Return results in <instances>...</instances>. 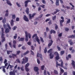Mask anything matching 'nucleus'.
<instances>
[{
    "label": "nucleus",
    "instance_id": "6e6552de",
    "mask_svg": "<svg viewBox=\"0 0 75 75\" xmlns=\"http://www.w3.org/2000/svg\"><path fill=\"white\" fill-rule=\"evenodd\" d=\"M35 15H36V13H33L32 16H31V14H29V18L30 20H31V19H32V18H34V16H35Z\"/></svg>",
    "mask_w": 75,
    "mask_h": 75
},
{
    "label": "nucleus",
    "instance_id": "a211bd4d",
    "mask_svg": "<svg viewBox=\"0 0 75 75\" xmlns=\"http://www.w3.org/2000/svg\"><path fill=\"white\" fill-rule=\"evenodd\" d=\"M9 75H16L15 72L11 71L9 72Z\"/></svg>",
    "mask_w": 75,
    "mask_h": 75
},
{
    "label": "nucleus",
    "instance_id": "8fccbe9b",
    "mask_svg": "<svg viewBox=\"0 0 75 75\" xmlns=\"http://www.w3.org/2000/svg\"><path fill=\"white\" fill-rule=\"evenodd\" d=\"M25 69L26 71H27V72H28L29 71V69L28 68H25Z\"/></svg>",
    "mask_w": 75,
    "mask_h": 75
},
{
    "label": "nucleus",
    "instance_id": "7c9ffc66",
    "mask_svg": "<svg viewBox=\"0 0 75 75\" xmlns=\"http://www.w3.org/2000/svg\"><path fill=\"white\" fill-rule=\"evenodd\" d=\"M25 38H28V33L27 31H26L25 32Z\"/></svg>",
    "mask_w": 75,
    "mask_h": 75
},
{
    "label": "nucleus",
    "instance_id": "864d4df0",
    "mask_svg": "<svg viewBox=\"0 0 75 75\" xmlns=\"http://www.w3.org/2000/svg\"><path fill=\"white\" fill-rule=\"evenodd\" d=\"M37 62L38 64H40V61L38 59H37Z\"/></svg>",
    "mask_w": 75,
    "mask_h": 75
},
{
    "label": "nucleus",
    "instance_id": "de8ad7c7",
    "mask_svg": "<svg viewBox=\"0 0 75 75\" xmlns=\"http://www.w3.org/2000/svg\"><path fill=\"white\" fill-rule=\"evenodd\" d=\"M40 7H41L42 8H45V5H40Z\"/></svg>",
    "mask_w": 75,
    "mask_h": 75
},
{
    "label": "nucleus",
    "instance_id": "a19ab883",
    "mask_svg": "<svg viewBox=\"0 0 75 75\" xmlns=\"http://www.w3.org/2000/svg\"><path fill=\"white\" fill-rule=\"evenodd\" d=\"M65 30L67 32H68V31H69V28H65Z\"/></svg>",
    "mask_w": 75,
    "mask_h": 75
},
{
    "label": "nucleus",
    "instance_id": "0eeeda50",
    "mask_svg": "<svg viewBox=\"0 0 75 75\" xmlns=\"http://www.w3.org/2000/svg\"><path fill=\"white\" fill-rule=\"evenodd\" d=\"M61 18L62 20L59 21L60 26H63V24H62V23L64 22V17H63V16H61Z\"/></svg>",
    "mask_w": 75,
    "mask_h": 75
},
{
    "label": "nucleus",
    "instance_id": "338daca9",
    "mask_svg": "<svg viewBox=\"0 0 75 75\" xmlns=\"http://www.w3.org/2000/svg\"><path fill=\"white\" fill-rule=\"evenodd\" d=\"M44 75H47L46 70H45L44 73Z\"/></svg>",
    "mask_w": 75,
    "mask_h": 75
},
{
    "label": "nucleus",
    "instance_id": "79ce46f5",
    "mask_svg": "<svg viewBox=\"0 0 75 75\" xmlns=\"http://www.w3.org/2000/svg\"><path fill=\"white\" fill-rule=\"evenodd\" d=\"M54 54L55 55H59V54H58V52H55L54 53Z\"/></svg>",
    "mask_w": 75,
    "mask_h": 75
},
{
    "label": "nucleus",
    "instance_id": "4468645a",
    "mask_svg": "<svg viewBox=\"0 0 75 75\" xmlns=\"http://www.w3.org/2000/svg\"><path fill=\"white\" fill-rule=\"evenodd\" d=\"M3 1H4L5 0H2ZM7 1L6 3L8 5L10 6H12V4L10 3V1H9L8 0H6Z\"/></svg>",
    "mask_w": 75,
    "mask_h": 75
},
{
    "label": "nucleus",
    "instance_id": "9d476101",
    "mask_svg": "<svg viewBox=\"0 0 75 75\" xmlns=\"http://www.w3.org/2000/svg\"><path fill=\"white\" fill-rule=\"evenodd\" d=\"M49 43L48 44V46L49 47H51V46L52 45L53 41H52V40H51L49 41Z\"/></svg>",
    "mask_w": 75,
    "mask_h": 75
},
{
    "label": "nucleus",
    "instance_id": "4d7b16f0",
    "mask_svg": "<svg viewBox=\"0 0 75 75\" xmlns=\"http://www.w3.org/2000/svg\"><path fill=\"white\" fill-rule=\"evenodd\" d=\"M17 54H16L17 55H19L20 54V51H18L16 52Z\"/></svg>",
    "mask_w": 75,
    "mask_h": 75
},
{
    "label": "nucleus",
    "instance_id": "49530a36",
    "mask_svg": "<svg viewBox=\"0 0 75 75\" xmlns=\"http://www.w3.org/2000/svg\"><path fill=\"white\" fill-rule=\"evenodd\" d=\"M15 35L13 37V38L14 39H16L17 38V34H15Z\"/></svg>",
    "mask_w": 75,
    "mask_h": 75
},
{
    "label": "nucleus",
    "instance_id": "a878e982",
    "mask_svg": "<svg viewBox=\"0 0 75 75\" xmlns=\"http://www.w3.org/2000/svg\"><path fill=\"white\" fill-rule=\"evenodd\" d=\"M69 43L70 45H73V42H72V40H69Z\"/></svg>",
    "mask_w": 75,
    "mask_h": 75
},
{
    "label": "nucleus",
    "instance_id": "20e7f679",
    "mask_svg": "<svg viewBox=\"0 0 75 75\" xmlns=\"http://www.w3.org/2000/svg\"><path fill=\"white\" fill-rule=\"evenodd\" d=\"M23 61L21 62V64H25L28 61V58L27 57H25L22 59Z\"/></svg>",
    "mask_w": 75,
    "mask_h": 75
},
{
    "label": "nucleus",
    "instance_id": "aec40b11",
    "mask_svg": "<svg viewBox=\"0 0 75 75\" xmlns=\"http://www.w3.org/2000/svg\"><path fill=\"white\" fill-rule=\"evenodd\" d=\"M10 24L11 26H13L14 25V21L13 19H12L11 21Z\"/></svg>",
    "mask_w": 75,
    "mask_h": 75
},
{
    "label": "nucleus",
    "instance_id": "c03bdc74",
    "mask_svg": "<svg viewBox=\"0 0 75 75\" xmlns=\"http://www.w3.org/2000/svg\"><path fill=\"white\" fill-rule=\"evenodd\" d=\"M16 3L17 6H18V7H21V5H20L19 4H18V2H16Z\"/></svg>",
    "mask_w": 75,
    "mask_h": 75
},
{
    "label": "nucleus",
    "instance_id": "ea45409f",
    "mask_svg": "<svg viewBox=\"0 0 75 75\" xmlns=\"http://www.w3.org/2000/svg\"><path fill=\"white\" fill-rule=\"evenodd\" d=\"M16 61L17 62H18V63H19V64H21V62L20 60V59H18L16 60Z\"/></svg>",
    "mask_w": 75,
    "mask_h": 75
},
{
    "label": "nucleus",
    "instance_id": "423d86ee",
    "mask_svg": "<svg viewBox=\"0 0 75 75\" xmlns=\"http://www.w3.org/2000/svg\"><path fill=\"white\" fill-rule=\"evenodd\" d=\"M8 28H6L5 30V32L6 33V34H8V33L10 32V30H11V27H10L9 25H8Z\"/></svg>",
    "mask_w": 75,
    "mask_h": 75
},
{
    "label": "nucleus",
    "instance_id": "1a4fd4ad",
    "mask_svg": "<svg viewBox=\"0 0 75 75\" xmlns=\"http://www.w3.org/2000/svg\"><path fill=\"white\" fill-rule=\"evenodd\" d=\"M31 1L29 0L25 1L24 2L25 7H27L28 5V2H31Z\"/></svg>",
    "mask_w": 75,
    "mask_h": 75
},
{
    "label": "nucleus",
    "instance_id": "5701e85b",
    "mask_svg": "<svg viewBox=\"0 0 75 75\" xmlns=\"http://www.w3.org/2000/svg\"><path fill=\"white\" fill-rule=\"evenodd\" d=\"M56 5L57 6H59V0H56Z\"/></svg>",
    "mask_w": 75,
    "mask_h": 75
},
{
    "label": "nucleus",
    "instance_id": "9b49d317",
    "mask_svg": "<svg viewBox=\"0 0 75 75\" xmlns=\"http://www.w3.org/2000/svg\"><path fill=\"white\" fill-rule=\"evenodd\" d=\"M37 57H39L41 58V60H42H42H43V59H42V54H39L38 53L37 54Z\"/></svg>",
    "mask_w": 75,
    "mask_h": 75
},
{
    "label": "nucleus",
    "instance_id": "2f4dec72",
    "mask_svg": "<svg viewBox=\"0 0 75 75\" xmlns=\"http://www.w3.org/2000/svg\"><path fill=\"white\" fill-rule=\"evenodd\" d=\"M54 25L55 26V29L56 30H57V29L58 28V25H57V24H55Z\"/></svg>",
    "mask_w": 75,
    "mask_h": 75
},
{
    "label": "nucleus",
    "instance_id": "0e129e2a",
    "mask_svg": "<svg viewBox=\"0 0 75 75\" xmlns=\"http://www.w3.org/2000/svg\"><path fill=\"white\" fill-rule=\"evenodd\" d=\"M22 50H25L26 49V48L25 47V46H23L22 47Z\"/></svg>",
    "mask_w": 75,
    "mask_h": 75
},
{
    "label": "nucleus",
    "instance_id": "393cba45",
    "mask_svg": "<svg viewBox=\"0 0 75 75\" xmlns=\"http://www.w3.org/2000/svg\"><path fill=\"white\" fill-rule=\"evenodd\" d=\"M26 13L27 14H29V8H26Z\"/></svg>",
    "mask_w": 75,
    "mask_h": 75
},
{
    "label": "nucleus",
    "instance_id": "2eb2a0df",
    "mask_svg": "<svg viewBox=\"0 0 75 75\" xmlns=\"http://www.w3.org/2000/svg\"><path fill=\"white\" fill-rule=\"evenodd\" d=\"M30 52V51H29L28 50L26 52H25L23 54H21V57H23V55H27V54L28 53H29Z\"/></svg>",
    "mask_w": 75,
    "mask_h": 75
},
{
    "label": "nucleus",
    "instance_id": "69168bd1",
    "mask_svg": "<svg viewBox=\"0 0 75 75\" xmlns=\"http://www.w3.org/2000/svg\"><path fill=\"white\" fill-rule=\"evenodd\" d=\"M19 20H20V18H16V21H18Z\"/></svg>",
    "mask_w": 75,
    "mask_h": 75
},
{
    "label": "nucleus",
    "instance_id": "412c9836",
    "mask_svg": "<svg viewBox=\"0 0 75 75\" xmlns=\"http://www.w3.org/2000/svg\"><path fill=\"white\" fill-rule=\"evenodd\" d=\"M2 22L4 24H5L6 23V18H4V19L2 20Z\"/></svg>",
    "mask_w": 75,
    "mask_h": 75
},
{
    "label": "nucleus",
    "instance_id": "e2e57ef3",
    "mask_svg": "<svg viewBox=\"0 0 75 75\" xmlns=\"http://www.w3.org/2000/svg\"><path fill=\"white\" fill-rule=\"evenodd\" d=\"M50 20V18H49L48 19H47L46 20H45V22H47V21H49Z\"/></svg>",
    "mask_w": 75,
    "mask_h": 75
},
{
    "label": "nucleus",
    "instance_id": "ddd939ff",
    "mask_svg": "<svg viewBox=\"0 0 75 75\" xmlns=\"http://www.w3.org/2000/svg\"><path fill=\"white\" fill-rule=\"evenodd\" d=\"M71 65H72L73 67L74 68H75V62L74 60H72L71 61Z\"/></svg>",
    "mask_w": 75,
    "mask_h": 75
},
{
    "label": "nucleus",
    "instance_id": "b1692460",
    "mask_svg": "<svg viewBox=\"0 0 75 75\" xmlns=\"http://www.w3.org/2000/svg\"><path fill=\"white\" fill-rule=\"evenodd\" d=\"M64 53H65V51L63 50V51H61L60 52L61 55L62 56L63 55H64Z\"/></svg>",
    "mask_w": 75,
    "mask_h": 75
},
{
    "label": "nucleus",
    "instance_id": "7ed1b4c3",
    "mask_svg": "<svg viewBox=\"0 0 75 75\" xmlns=\"http://www.w3.org/2000/svg\"><path fill=\"white\" fill-rule=\"evenodd\" d=\"M47 53H50L49 56L50 59H52L54 58V56L53 54H52V49H51L48 50L47 52Z\"/></svg>",
    "mask_w": 75,
    "mask_h": 75
},
{
    "label": "nucleus",
    "instance_id": "603ef678",
    "mask_svg": "<svg viewBox=\"0 0 75 75\" xmlns=\"http://www.w3.org/2000/svg\"><path fill=\"white\" fill-rule=\"evenodd\" d=\"M27 44L28 45H31V42H29L27 43Z\"/></svg>",
    "mask_w": 75,
    "mask_h": 75
},
{
    "label": "nucleus",
    "instance_id": "13d9d810",
    "mask_svg": "<svg viewBox=\"0 0 75 75\" xmlns=\"http://www.w3.org/2000/svg\"><path fill=\"white\" fill-rule=\"evenodd\" d=\"M21 70L22 71H24V67L22 66L21 68Z\"/></svg>",
    "mask_w": 75,
    "mask_h": 75
},
{
    "label": "nucleus",
    "instance_id": "473e14b6",
    "mask_svg": "<svg viewBox=\"0 0 75 75\" xmlns=\"http://www.w3.org/2000/svg\"><path fill=\"white\" fill-rule=\"evenodd\" d=\"M30 65V64L28 63H27L25 65V68H28Z\"/></svg>",
    "mask_w": 75,
    "mask_h": 75
},
{
    "label": "nucleus",
    "instance_id": "cd10ccee",
    "mask_svg": "<svg viewBox=\"0 0 75 75\" xmlns=\"http://www.w3.org/2000/svg\"><path fill=\"white\" fill-rule=\"evenodd\" d=\"M2 67L3 71V72H6V70H5V68H6V67L3 66Z\"/></svg>",
    "mask_w": 75,
    "mask_h": 75
},
{
    "label": "nucleus",
    "instance_id": "4c0bfd02",
    "mask_svg": "<svg viewBox=\"0 0 75 75\" xmlns=\"http://www.w3.org/2000/svg\"><path fill=\"white\" fill-rule=\"evenodd\" d=\"M47 52V47H45V48L44 50V53H45V54H46Z\"/></svg>",
    "mask_w": 75,
    "mask_h": 75
},
{
    "label": "nucleus",
    "instance_id": "6ab92c4d",
    "mask_svg": "<svg viewBox=\"0 0 75 75\" xmlns=\"http://www.w3.org/2000/svg\"><path fill=\"white\" fill-rule=\"evenodd\" d=\"M56 33L55 31L53 29H51L50 31V33L51 34H52V33H53V34H55Z\"/></svg>",
    "mask_w": 75,
    "mask_h": 75
},
{
    "label": "nucleus",
    "instance_id": "4be33fe9",
    "mask_svg": "<svg viewBox=\"0 0 75 75\" xmlns=\"http://www.w3.org/2000/svg\"><path fill=\"white\" fill-rule=\"evenodd\" d=\"M66 19L68 20V21H67L66 22L67 24H69V23H70L71 22V19H68V18H66Z\"/></svg>",
    "mask_w": 75,
    "mask_h": 75
},
{
    "label": "nucleus",
    "instance_id": "f257e3e1",
    "mask_svg": "<svg viewBox=\"0 0 75 75\" xmlns=\"http://www.w3.org/2000/svg\"><path fill=\"white\" fill-rule=\"evenodd\" d=\"M63 62L62 61H61L60 65V64H58V62L56 61V67L57 68H58V66H60L61 67H62V68H64V69H67V67H64L63 66Z\"/></svg>",
    "mask_w": 75,
    "mask_h": 75
},
{
    "label": "nucleus",
    "instance_id": "f3484780",
    "mask_svg": "<svg viewBox=\"0 0 75 75\" xmlns=\"http://www.w3.org/2000/svg\"><path fill=\"white\" fill-rule=\"evenodd\" d=\"M67 38H74L75 36L74 35H72L67 36Z\"/></svg>",
    "mask_w": 75,
    "mask_h": 75
},
{
    "label": "nucleus",
    "instance_id": "a18cd8bd",
    "mask_svg": "<svg viewBox=\"0 0 75 75\" xmlns=\"http://www.w3.org/2000/svg\"><path fill=\"white\" fill-rule=\"evenodd\" d=\"M45 67V66L44 65L42 66L41 67V69L42 70H44V68Z\"/></svg>",
    "mask_w": 75,
    "mask_h": 75
},
{
    "label": "nucleus",
    "instance_id": "bb28decb",
    "mask_svg": "<svg viewBox=\"0 0 75 75\" xmlns=\"http://www.w3.org/2000/svg\"><path fill=\"white\" fill-rule=\"evenodd\" d=\"M59 58H59V54L56 56L55 57V59H56V60H58Z\"/></svg>",
    "mask_w": 75,
    "mask_h": 75
},
{
    "label": "nucleus",
    "instance_id": "f03ea898",
    "mask_svg": "<svg viewBox=\"0 0 75 75\" xmlns=\"http://www.w3.org/2000/svg\"><path fill=\"white\" fill-rule=\"evenodd\" d=\"M1 31L2 32L1 38H2V40L1 41V42H4L6 41V39L4 38V28H1Z\"/></svg>",
    "mask_w": 75,
    "mask_h": 75
},
{
    "label": "nucleus",
    "instance_id": "052dcab7",
    "mask_svg": "<svg viewBox=\"0 0 75 75\" xmlns=\"http://www.w3.org/2000/svg\"><path fill=\"white\" fill-rule=\"evenodd\" d=\"M31 50H34V46L33 45H32L31 47Z\"/></svg>",
    "mask_w": 75,
    "mask_h": 75
},
{
    "label": "nucleus",
    "instance_id": "f704fd0d",
    "mask_svg": "<svg viewBox=\"0 0 75 75\" xmlns=\"http://www.w3.org/2000/svg\"><path fill=\"white\" fill-rule=\"evenodd\" d=\"M10 52H12V51L7 50V53L8 55H9Z\"/></svg>",
    "mask_w": 75,
    "mask_h": 75
},
{
    "label": "nucleus",
    "instance_id": "680f3d73",
    "mask_svg": "<svg viewBox=\"0 0 75 75\" xmlns=\"http://www.w3.org/2000/svg\"><path fill=\"white\" fill-rule=\"evenodd\" d=\"M9 45H10V47H11V48H12V45H11V42H9Z\"/></svg>",
    "mask_w": 75,
    "mask_h": 75
},
{
    "label": "nucleus",
    "instance_id": "c85d7f7f",
    "mask_svg": "<svg viewBox=\"0 0 75 75\" xmlns=\"http://www.w3.org/2000/svg\"><path fill=\"white\" fill-rule=\"evenodd\" d=\"M54 73L55 74L58 75V72L56 70H54Z\"/></svg>",
    "mask_w": 75,
    "mask_h": 75
},
{
    "label": "nucleus",
    "instance_id": "dca6fc26",
    "mask_svg": "<svg viewBox=\"0 0 75 75\" xmlns=\"http://www.w3.org/2000/svg\"><path fill=\"white\" fill-rule=\"evenodd\" d=\"M34 70L35 72H38L39 71V69L38 67H35L34 68Z\"/></svg>",
    "mask_w": 75,
    "mask_h": 75
},
{
    "label": "nucleus",
    "instance_id": "39448f33",
    "mask_svg": "<svg viewBox=\"0 0 75 75\" xmlns=\"http://www.w3.org/2000/svg\"><path fill=\"white\" fill-rule=\"evenodd\" d=\"M35 37V40L36 41H37V42H38L39 44H40V40L38 38V36H37V34H35L33 35L32 37V38L33 39L34 38V37Z\"/></svg>",
    "mask_w": 75,
    "mask_h": 75
},
{
    "label": "nucleus",
    "instance_id": "c756f323",
    "mask_svg": "<svg viewBox=\"0 0 75 75\" xmlns=\"http://www.w3.org/2000/svg\"><path fill=\"white\" fill-rule=\"evenodd\" d=\"M24 38H21L19 40V41H23L24 40Z\"/></svg>",
    "mask_w": 75,
    "mask_h": 75
},
{
    "label": "nucleus",
    "instance_id": "58836bf2",
    "mask_svg": "<svg viewBox=\"0 0 75 75\" xmlns=\"http://www.w3.org/2000/svg\"><path fill=\"white\" fill-rule=\"evenodd\" d=\"M57 49L58 50V51H60V50H61V47H59V46L57 45Z\"/></svg>",
    "mask_w": 75,
    "mask_h": 75
},
{
    "label": "nucleus",
    "instance_id": "c9c22d12",
    "mask_svg": "<svg viewBox=\"0 0 75 75\" xmlns=\"http://www.w3.org/2000/svg\"><path fill=\"white\" fill-rule=\"evenodd\" d=\"M56 18H57V16L55 15V16L52 17V19L53 20H55L56 19Z\"/></svg>",
    "mask_w": 75,
    "mask_h": 75
},
{
    "label": "nucleus",
    "instance_id": "37998d69",
    "mask_svg": "<svg viewBox=\"0 0 75 75\" xmlns=\"http://www.w3.org/2000/svg\"><path fill=\"white\" fill-rule=\"evenodd\" d=\"M60 71L62 73L64 72V70L62 69V68H60Z\"/></svg>",
    "mask_w": 75,
    "mask_h": 75
},
{
    "label": "nucleus",
    "instance_id": "f8f14e48",
    "mask_svg": "<svg viewBox=\"0 0 75 75\" xmlns=\"http://www.w3.org/2000/svg\"><path fill=\"white\" fill-rule=\"evenodd\" d=\"M23 18L25 21H27L28 22L29 21V20L28 18L27 17V16L25 15H24L23 16Z\"/></svg>",
    "mask_w": 75,
    "mask_h": 75
},
{
    "label": "nucleus",
    "instance_id": "774afa93",
    "mask_svg": "<svg viewBox=\"0 0 75 75\" xmlns=\"http://www.w3.org/2000/svg\"><path fill=\"white\" fill-rule=\"evenodd\" d=\"M68 74V73H67V72H66L64 73V74L63 75H67Z\"/></svg>",
    "mask_w": 75,
    "mask_h": 75
},
{
    "label": "nucleus",
    "instance_id": "bf43d9fd",
    "mask_svg": "<svg viewBox=\"0 0 75 75\" xmlns=\"http://www.w3.org/2000/svg\"><path fill=\"white\" fill-rule=\"evenodd\" d=\"M5 48L6 50L7 49V47H8V45H7V44H6L5 45Z\"/></svg>",
    "mask_w": 75,
    "mask_h": 75
},
{
    "label": "nucleus",
    "instance_id": "5fc2aeb1",
    "mask_svg": "<svg viewBox=\"0 0 75 75\" xmlns=\"http://www.w3.org/2000/svg\"><path fill=\"white\" fill-rule=\"evenodd\" d=\"M31 54V55H34V53L32 50H30Z\"/></svg>",
    "mask_w": 75,
    "mask_h": 75
},
{
    "label": "nucleus",
    "instance_id": "3c124183",
    "mask_svg": "<svg viewBox=\"0 0 75 75\" xmlns=\"http://www.w3.org/2000/svg\"><path fill=\"white\" fill-rule=\"evenodd\" d=\"M12 18L13 19H15L16 18V15H12Z\"/></svg>",
    "mask_w": 75,
    "mask_h": 75
},
{
    "label": "nucleus",
    "instance_id": "72a5a7b5",
    "mask_svg": "<svg viewBox=\"0 0 75 75\" xmlns=\"http://www.w3.org/2000/svg\"><path fill=\"white\" fill-rule=\"evenodd\" d=\"M40 41H41L42 42V43H44V40L43 38H42L41 37H40Z\"/></svg>",
    "mask_w": 75,
    "mask_h": 75
},
{
    "label": "nucleus",
    "instance_id": "6e6d98bb",
    "mask_svg": "<svg viewBox=\"0 0 75 75\" xmlns=\"http://www.w3.org/2000/svg\"><path fill=\"white\" fill-rule=\"evenodd\" d=\"M50 31V29H49V28H48V27H47L46 28V31L47 33L48 31Z\"/></svg>",
    "mask_w": 75,
    "mask_h": 75
},
{
    "label": "nucleus",
    "instance_id": "e433bc0d",
    "mask_svg": "<svg viewBox=\"0 0 75 75\" xmlns=\"http://www.w3.org/2000/svg\"><path fill=\"white\" fill-rule=\"evenodd\" d=\"M62 33H59L58 35V36L59 38H61V37L62 36Z\"/></svg>",
    "mask_w": 75,
    "mask_h": 75
},
{
    "label": "nucleus",
    "instance_id": "09e8293b",
    "mask_svg": "<svg viewBox=\"0 0 75 75\" xmlns=\"http://www.w3.org/2000/svg\"><path fill=\"white\" fill-rule=\"evenodd\" d=\"M17 28V26H15L12 28V29L13 30H16V28Z\"/></svg>",
    "mask_w": 75,
    "mask_h": 75
}]
</instances>
